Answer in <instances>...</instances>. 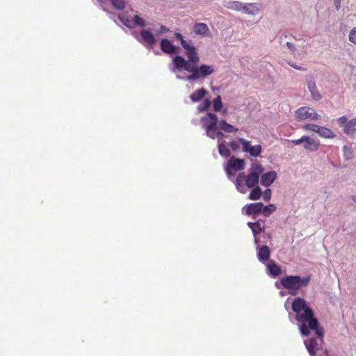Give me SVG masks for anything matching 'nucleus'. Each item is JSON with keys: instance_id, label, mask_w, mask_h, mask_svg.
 <instances>
[{"instance_id": "1", "label": "nucleus", "mask_w": 356, "mask_h": 356, "mask_svg": "<svg viewBox=\"0 0 356 356\" xmlns=\"http://www.w3.org/2000/svg\"><path fill=\"white\" fill-rule=\"evenodd\" d=\"M174 39L180 41L181 47L186 51L185 54L188 60H186L181 56H176L172 59V62L175 67L177 70L181 71L184 70L191 73V74L186 77L188 81H196L200 78H204L214 72V68L211 65L202 64L199 67L197 66V64L200 61V58L195 47L191 44V41L188 42L185 40L183 35L179 33H175Z\"/></svg>"}, {"instance_id": "2", "label": "nucleus", "mask_w": 356, "mask_h": 356, "mask_svg": "<svg viewBox=\"0 0 356 356\" xmlns=\"http://www.w3.org/2000/svg\"><path fill=\"white\" fill-rule=\"evenodd\" d=\"M291 308L296 313L295 318L299 323V329L302 335L308 337L312 330L320 339L321 342H323L324 329L314 317V311L307 305L306 300L300 297L296 298L292 302Z\"/></svg>"}, {"instance_id": "3", "label": "nucleus", "mask_w": 356, "mask_h": 356, "mask_svg": "<svg viewBox=\"0 0 356 356\" xmlns=\"http://www.w3.org/2000/svg\"><path fill=\"white\" fill-rule=\"evenodd\" d=\"M311 280V275L301 277L298 275H289L281 278L280 284L289 291L291 295L295 296L301 287H306Z\"/></svg>"}, {"instance_id": "4", "label": "nucleus", "mask_w": 356, "mask_h": 356, "mask_svg": "<svg viewBox=\"0 0 356 356\" xmlns=\"http://www.w3.org/2000/svg\"><path fill=\"white\" fill-rule=\"evenodd\" d=\"M251 170V172L245 176V185L249 188L257 186L259 177L264 172V168L261 164L257 163L252 165Z\"/></svg>"}, {"instance_id": "5", "label": "nucleus", "mask_w": 356, "mask_h": 356, "mask_svg": "<svg viewBox=\"0 0 356 356\" xmlns=\"http://www.w3.org/2000/svg\"><path fill=\"white\" fill-rule=\"evenodd\" d=\"M291 142L293 145L303 144L304 149L309 152L318 150L321 145L318 139L312 138L307 136H303L300 139L291 140Z\"/></svg>"}, {"instance_id": "6", "label": "nucleus", "mask_w": 356, "mask_h": 356, "mask_svg": "<svg viewBox=\"0 0 356 356\" xmlns=\"http://www.w3.org/2000/svg\"><path fill=\"white\" fill-rule=\"evenodd\" d=\"M296 118L300 120H318L321 118L313 108L308 106H302L296 111Z\"/></svg>"}, {"instance_id": "7", "label": "nucleus", "mask_w": 356, "mask_h": 356, "mask_svg": "<svg viewBox=\"0 0 356 356\" xmlns=\"http://www.w3.org/2000/svg\"><path fill=\"white\" fill-rule=\"evenodd\" d=\"M338 124L343 127V132L349 136H354L356 134V118L348 121L347 118L343 115L338 118Z\"/></svg>"}, {"instance_id": "8", "label": "nucleus", "mask_w": 356, "mask_h": 356, "mask_svg": "<svg viewBox=\"0 0 356 356\" xmlns=\"http://www.w3.org/2000/svg\"><path fill=\"white\" fill-rule=\"evenodd\" d=\"M203 128L206 130L216 129L218 122V116L212 113H208L207 116L201 118Z\"/></svg>"}, {"instance_id": "9", "label": "nucleus", "mask_w": 356, "mask_h": 356, "mask_svg": "<svg viewBox=\"0 0 356 356\" xmlns=\"http://www.w3.org/2000/svg\"><path fill=\"white\" fill-rule=\"evenodd\" d=\"M304 344L310 356H316L320 350L319 344L314 338H310L304 341Z\"/></svg>"}, {"instance_id": "10", "label": "nucleus", "mask_w": 356, "mask_h": 356, "mask_svg": "<svg viewBox=\"0 0 356 356\" xmlns=\"http://www.w3.org/2000/svg\"><path fill=\"white\" fill-rule=\"evenodd\" d=\"M161 49L165 54H177L179 49L173 45L169 40L162 39L161 41Z\"/></svg>"}, {"instance_id": "11", "label": "nucleus", "mask_w": 356, "mask_h": 356, "mask_svg": "<svg viewBox=\"0 0 356 356\" xmlns=\"http://www.w3.org/2000/svg\"><path fill=\"white\" fill-rule=\"evenodd\" d=\"M277 178V172L275 171H270L261 175V184L268 187L270 186Z\"/></svg>"}, {"instance_id": "12", "label": "nucleus", "mask_w": 356, "mask_h": 356, "mask_svg": "<svg viewBox=\"0 0 356 356\" xmlns=\"http://www.w3.org/2000/svg\"><path fill=\"white\" fill-rule=\"evenodd\" d=\"M264 207L263 203L256 202L247 204L245 209V213L248 216L257 215L260 213Z\"/></svg>"}, {"instance_id": "13", "label": "nucleus", "mask_w": 356, "mask_h": 356, "mask_svg": "<svg viewBox=\"0 0 356 356\" xmlns=\"http://www.w3.org/2000/svg\"><path fill=\"white\" fill-rule=\"evenodd\" d=\"M270 250L267 245L261 247L257 252V258L261 262H266L270 258Z\"/></svg>"}, {"instance_id": "14", "label": "nucleus", "mask_w": 356, "mask_h": 356, "mask_svg": "<svg viewBox=\"0 0 356 356\" xmlns=\"http://www.w3.org/2000/svg\"><path fill=\"white\" fill-rule=\"evenodd\" d=\"M229 167L234 168L235 170H241L244 168L245 162L243 159H237L234 156L231 157L228 162Z\"/></svg>"}, {"instance_id": "15", "label": "nucleus", "mask_w": 356, "mask_h": 356, "mask_svg": "<svg viewBox=\"0 0 356 356\" xmlns=\"http://www.w3.org/2000/svg\"><path fill=\"white\" fill-rule=\"evenodd\" d=\"M140 35L145 43L152 46L156 42L154 35L148 30L143 29L140 31Z\"/></svg>"}, {"instance_id": "16", "label": "nucleus", "mask_w": 356, "mask_h": 356, "mask_svg": "<svg viewBox=\"0 0 356 356\" xmlns=\"http://www.w3.org/2000/svg\"><path fill=\"white\" fill-rule=\"evenodd\" d=\"M244 181H245V175L244 172H241L236 179L235 184L237 190L241 193H245L246 191Z\"/></svg>"}, {"instance_id": "17", "label": "nucleus", "mask_w": 356, "mask_h": 356, "mask_svg": "<svg viewBox=\"0 0 356 356\" xmlns=\"http://www.w3.org/2000/svg\"><path fill=\"white\" fill-rule=\"evenodd\" d=\"M318 135L324 138L333 139L336 137V134L330 129L325 127L320 126Z\"/></svg>"}, {"instance_id": "18", "label": "nucleus", "mask_w": 356, "mask_h": 356, "mask_svg": "<svg viewBox=\"0 0 356 356\" xmlns=\"http://www.w3.org/2000/svg\"><path fill=\"white\" fill-rule=\"evenodd\" d=\"M207 94V90L204 88H200L195 90L191 95L190 99L193 102H197L203 99Z\"/></svg>"}, {"instance_id": "19", "label": "nucleus", "mask_w": 356, "mask_h": 356, "mask_svg": "<svg viewBox=\"0 0 356 356\" xmlns=\"http://www.w3.org/2000/svg\"><path fill=\"white\" fill-rule=\"evenodd\" d=\"M307 87L309 90L311 95L312 96V98L316 100H320L321 99V95L318 92V88L316 86V84L313 81H307Z\"/></svg>"}, {"instance_id": "20", "label": "nucleus", "mask_w": 356, "mask_h": 356, "mask_svg": "<svg viewBox=\"0 0 356 356\" xmlns=\"http://www.w3.org/2000/svg\"><path fill=\"white\" fill-rule=\"evenodd\" d=\"M219 127L221 131L227 133H235L238 131V128L227 123L225 120H222L219 122Z\"/></svg>"}, {"instance_id": "21", "label": "nucleus", "mask_w": 356, "mask_h": 356, "mask_svg": "<svg viewBox=\"0 0 356 356\" xmlns=\"http://www.w3.org/2000/svg\"><path fill=\"white\" fill-rule=\"evenodd\" d=\"M209 31V29L205 23H197L194 25V33L196 35H205Z\"/></svg>"}, {"instance_id": "22", "label": "nucleus", "mask_w": 356, "mask_h": 356, "mask_svg": "<svg viewBox=\"0 0 356 356\" xmlns=\"http://www.w3.org/2000/svg\"><path fill=\"white\" fill-rule=\"evenodd\" d=\"M120 22L127 27L131 28L134 26V17L131 18L127 13H120L118 15Z\"/></svg>"}, {"instance_id": "23", "label": "nucleus", "mask_w": 356, "mask_h": 356, "mask_svg": "<svg viewBox=\"0 0 356 356\" xmlns=\"http://www.w3.org/2000/svg\"><path fill=\"white\" fill-rule=\"evenodd\" d=\"M224 6L228 9L240 11L242 10L243 3L238 1H231L226 2Z\"/></svg>"}, {"instance_id": "24", "label": "nucleus", "mask_w": 356, "mask_h": 356, "mask_svg": "<svg viewBox=\"0 0 356 356\" xmlns=\"http://www.w3.org/2000/svg\"><path fill=\"white\" fill-rule=\"evenodd\" d=\"M268 269L269 273L273 276H277L282 273L280 267L273 261L268 264Z\"/></svg>"}, {"instance_id": "25", "label": "nucleus", "mask_w": 356, "mask_h": 356, "mask_svg": "<svg viewBox=\"0 0 356 356\" xmlns=\"http://www.w3.org/2000/svg\"><path fill=\"white\" fill-rule=\"evenodd\" d=\"M252 188V190L251 191L248 198L251 200H257L260 199L262 195L261 188L258 186Z\"/></svg>"}, {"instance_id": "26", "label": "nucleus", "mask_w": 356, "mask_h": 356, "mask_svg": "<svg viewBox=\"0 0 356 356\" xmlns=\"http://www.w3.org/2000/svg\"><path fill=\"white\" fill-rule=\"evenodd\" d=\"M241 10H243L244 13L248 14H254V13L258 10V8L256 3H243V8Z\"/></svg>"}, {"instance_id": "27", "label": "nucleus", "mask_w": 356, "mask_h": 356, "mask_svg": "<svg viewBox=\"0 0 356 356\" xmlns=\"http://www.w3.org/2000/svg\"><path fill=\"white\" fill-rule=\"evenodd\" d=\"M219 154L223 157H228L230 155V151L227 147L225 145V142L218 145Z\"/></svg>"}, {"instance_id": "28", "label": "nucleus", "mask_w": 356, "mask_h": 356, "mask_svg": "<svg viewBox=\"0 0 356 356\" xmlns=\"http://www.w3.org/2000/svg\"><path fill=\"white\" fill-rule=\"evenodd\" d=\"M112 4L113 7L116 10H123L125 7L124 0H108Z\"/></svg>"}, {"instance_id": "29", "label": "nucleus", "mask_w": 356, "mask_h": 356, "mask_svg": "<svg viewBox=\"0 0 356 356\" xmlns=\"http://www.w3.org/2000/svg\"><path fill=\"white\" fill-rule=\"evenodd\" d=\"M262 148L260 145H256L254 146H251V148L249 149L250 154L253 157L258 156L261 152Z\"/></svg>"}, {"instance_id": "30", "label": "nucleus", "mask_w": 356, "mask_h": 356, "mask_svg": "<svg viewBox=\"0 0 356 356\" xmlns=\"http://www.w3.org/2000/svg\"><path fill=\"white\" fill-rule=\"evenodd\" d=\"M276 209V207L273 204H270L268 206L263 207L262 212L264 216L268 217Z\"/></svg>"}, {"instance_id": "31", "label": "nucleus", "mask_w": 356, "mask_h": 356, "mask_svg": "<svg viewBox=\"0 0 356 356\" xmlns=\"http://www.w3.org/2000/svg\"><path fill=\"white\" fill-rule=\"evenodd\" d=\"M319 128H320L319 125L314 124H305L302 127V129L305 131H313V132H315L316 134L318 133V129H319Z\"/></svg>"}, {"instance_id": "32", "label": "nucleus", "mask_w": 356, "mask_h": 356, "mask_svg": "<svg viewBox=\"0 0 356 356\" xmlns=\"http://www.w3.org/2000/svg\"><path fill=\"white\" fill-rule=\"evenodd\" d=\"M210 105L211 102L209 101V99H204L203 102L198 106L197 109L200 112H204L210 107Z\"/></svg>"}, {"instance_id": "33", "label": "nucleus", "mask_w": 356, "mask_h": 356, "mask_svg": "<svg viewBox=\"0 0 356 356\" xmlns=\"http://www.w3.org/2000/svg\"><path fill=\"white\" fill-rule=\"evenodd\" d=\"M133 23H134V26H139L143 27L146 24L145 19H143V18H141L140 16H138L137 15H134Z\"/></svg>"}, {"instance_id": "34", "label": "nucleus", "mask_w": 356, "mask_h": 356, "mask_svg": "<svg viewBox=\"0 0 356 356\" xmlns=\"http://www.w3.org/2000/svg\"><path fill=\"white\" fill-rule=\"evenodd\" d=\"M222 104L220 96H218L213 100V109L215 111H220L222 108Z\"/></svg>"}, {"instance_id": "35", "label": "nucleus", "mask_w": 356, "mask_h": 356, "mask_svg": "<svg viewBox=\"0 0 356 356\" xmlns=\"http://www.w3.org/2000/svg\"><path fill=\"white\" fill-rule=\"evenodd\" d=\"M239 143L243 145V150L245 152H249V149L251 148V142L244 138H239Z\"/></svg>"}, {"instance_id": "36", "label": "nucleus", "mask_w": 356, "mask_h": 356, "mask_svg": "<svg viewBox=\"0 0 356 356\" xmlns=\"http://www.w3.org/2000/svg\"><path fill=\"white\" fill-rule=\"evenodd\" d=\"M248 225L252 229V232L253 230H256L255 227H259V232L263 231V228L261 227V223L259 221L256 222H248Z\"/></svg>"}, {"instance_id": "37", "label": "nucleus", "mask_w": 356, "mask_h": 356, "mask_svg": "<svg viewBox=\"0 0 356 356\" xmlns=\"http://www.w3.org/2000/svg\"><path fill=\"white\" fill-rule=\"evenodd\" d=\"M356 28H353L351 31H350V35H349V40L354 43V44H356Z\"/></svg>"}, {"instance_id": "38", "label": "nucleus", "mask_w": 356, "mask_h": 356, "mask_svg": "<svg viewBox=\"0 0 356 356\" xmlns=\"http://www.w3.org/2000/svg\"><path fill=\"white\" fill-rule=\"evenodd\" d=\"M271 197V190L267 188L265 190L263 194V198L265 201L268 202L270 200Z\"/></svg>"}, {"instance_id": "39", "label": "nucleus", "mask_w": 356, "mask_h": 356, "mask_svg": "<svg viewBox=\"0 0 356 356\" xmlns=\"http://www.w3.org/2000/svg\"><path fill=\"white\" fill-rule=\"evenodd\" d=\"M206 132H207V136L211 138V139H215L216 138V129H211V130H209V129H207L206 130Z\"/></svg>"}, {"instance_id": "40", "label": "nucleus", "mask_w": 356, "mask_h": 356, "mask_svg": "<svg viewBox=\"0 0 356 356\" xmlns=\"http://www.w3.org/2000/svg\"><path fill=\"white\" fill-rule=\"evenodd\" d=\"M229 145L233 150H237L240 147L239 141L232 140L229 143Z\"/></svg>"}, {"instance_id": "41", "label": "nucleus", "mask_w": 356, "mask_h": 356, "mask_svg": "<svg viewBox=\"0 0 356 356\" xmlns=\"http://www.w3.org/2000/svg\"><path fill=\"white\" fill-rule=\"evenodd\" d=\"M343 152L347 159H350L352 154V150L350 147L347 146L343 147Z\"/></svg>"}, {"instance_id": "42", "label": "nucleus", "mask_w": 356, "mask_h": 356, "mask_svg": "<svg viewBox=\"0 0 356 356\" xmlns=\"http://www.w3.org/2000/svg\"><path fill=\"white\" fill-rule=\"evenodd\" d=\"M260 232H261L253 230V235H254V243H255L256 245H258L259 243L258 235L259 234Z\"/></svg>"}, {"instance_id": "43", "label": "nucleus", "mask_w": 356, "mask_h": 356, "mask_svg": "<svg viewBox=\"0 0 356 356\" xmlns=\"http://www.w3.org/2000/svg\"><path fill=\"white\" fill-rule=\"evenodd\" d=\"M290 65L296 69V70H300V71H305L306 70V68L303 67H300V66H298L296 65V64H290Z\"/></svg>"}, {"instance_id": "44", "label": "nucleus", "mask_w": 356, "mask_h": 356, "mask_svg": "<svg viewBox=\"0 0 356 356\" xmlns=\"http://www.w3.org/2000/svg\"><path fill=\"white\" fill-rule=\"evenodd\" d=\"M342 0H334L336 9L338 10L341 8V3Z\"/></svg>"}, {"instance_id": "45", "label": "nucleus", "mask_w": 356, "mask_h": 356, "mask_svg": "<svg viewBox=\"0 0 356 356\" xmlns=\"http://www.w3.org/2000/svg\"><path fill=\"white\" fill-rule=\"evenodd\" d=\"M169 31V29L167 28L165 26H161L160 28V32H168Z\"/></svg>"}, {"instance_id": "46", "label": "nucleus", "mask_w": 356, "mask_h": 356, "mask_svg": "<svg viewBox=\"0 0 356 356\" xmlns=\"http://www.w3.org/2000/svg\"><path fill=\"white\" fill-rule=\"evenodd\" d=\"M286 46L291 50H294L295 49L294 45L292 43L289 42H286Z\"/></svg>"}, {"instance_id": "47", "label": "nucleus", "mask_w": 356, "mask_h": 356, "mask_svg": "<svg viewBox=\"0 0 356 356\" xmlns=\"http://www.w3.org/2000/svg\"><path fill=\"white\" fill-rule=\"evenodd\" d=\"M223 134L222 131H217L216 132V138H218L219 140L221 139L223 137Z\"/></svg>"}, {"instance_id": "48", "label": "nucleus", "mask_w": 356, "mask_h": 356, "mask_svg": "<svg viewBox=\"0 0 356 356\" xmlns=\"http://www.w3.org/2000/svg\"><path fill=\"white\" fill-rule=\"evenodd\" d=\"M256 228V231H259V227H255Z\"/></svg>"}, {"instance_id": "49", "label": "nucleus", "mask_w": 356, "mask_h": 356, "mask_svg": "<svg viewBox=\"0 0 356 356\" xmlns=\"http://www.w3.org/2000/svg\"><path fill=\"white\" fill-rule=\"evenodd\" d=\"M355 200V202H356V200Z\"/></svg>"}, {"instance_id": "50", "label": "nucleus", "mask_w": 356, "mask_h": 356, "mask_svg": "<svg viewBox=\"0 0 356 356\" xmlns=\"http://www.w3.org/2000/svg\"><path fill=\"white\" fill-rule=\"evenodd\" d=\"M355 200V202H356V200Z\"/></svg>"}]
</instances>
